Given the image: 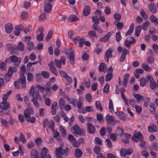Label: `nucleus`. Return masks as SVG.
<instances>
[{"label": "nucleus", "instance_id": "56", "mask_svg": "<svg viewBox=\"0 0 158 158\" xmlns=\"http://www.w3.org/2000/svg\"><path fill=\"white\" fill-rule=\"evenodd\" d=\"M44 36V33L43 32H41L40 34L38 35L37 37V39L38 41H42L43 39Z\"/></svg>", "mask_w": 158, "mask_h": 158}, {"label": "nucleus", "instance_id": "51", "mask_svg": "<svg viewBox=\"0 0 158 158\" xmlns=\"http://www.w3.org/2000/svg\"><path fill=\"white\" fill-rule=\"evenodd\" d=\"M35 94V90L33 87H31L29 90V94L30 95L33 97Z\"/></svg>", "mask_w": 158, "mask_h": 158}, {"label": "nucleus", "instance_id": "16", "mask_svg": "<svg viewBox=\"0 0 158 158\" xmlns=\"http://www.w3.org/2000/svg\"><path fill=\"white\" fill-rule=\"evenodd\" d=\"M12 73L11 72L8 71L7 73L5 74L4 76V79L5 81L8 82L11 78Z\"/></svg>", "mask_w": 158, "mask_h": 158}, {"label": "nucleus", "instance_id": "46", "mask_svg": "<svg viewBox=\"0 0 158 158\" xmlns=\"http://www.w3.org/2000/svg\"><path fill=\"white\" fill-rule=\"evenodd\" d=\"M150 111L151 112V113H152L153 114H155V105L153 103H151L150 105Z\"/></svg>", "mask_w": 158, "mask_h": 158}, {"label": "nucleus", "instance_id": "11", "mask_svg": "<svg viewBox=\"0 0 158 158\" xmlns=\"http://www.w3.org/2000/svg\"><path fill=\"white\" fill-rule=\"evenodd\" d=\"M5 28L7 33H10L13 29L12 24L10 23H7L5 25Z\"/></svg>", "mask_w": 158, "mask_h": 158}, {"label": "nucleus", "instance_id": "57", "mask_svg": "<svg viewBox=\"0 0 158 158\" xmlns=\"http://www.w3.org/2000/svg\"><path fill=\"white\" fill-rule=\"evenodd\" d=\"M18 47L16 46H13L11 47L10 48V51L11 53H15L17 50Z\"/></svg>", "mask_w": 158, "mask_h": 158}, {"label": "nucleus", "instance_id": "28", "mask_svg": "<svg viewBox=\"0 0 158 158\" xmlns=\"http://www.w3.org/2000/svg\"><path fill=\"white\" fill-rule=\"evenodd\" d=\"M113 75L112 73H110V72H108L106 75L105 80L106 81H109L112 79Z\"/></svg>", "mask_w": 158, "mask_h": 158}, {"label": "nucleus", "instance_id": "29", "mask_svg": "<svg viewBox=\"0 0 158 158\" xmlns=\"http://www.w3.org/2000/svg\"><path fill=\"white\" fill-rule=\"evenodd\" d=\"M12 91L10 90L7 92L6 94H4L3 96V101H7V99L8 98L9 96L11 93Z\"/></svg>", "mask_w": 158, "mask_h": 158}, {"label": "nucleus", "instance_id": "6", "mask_svg": "<svg viewBox=\"0 0 158 158\" xmlns=\"http://www.w3.org/2000/svg\"><path fill=\"white\" fill-rule=\"evenodd\" d=\"M112 51L110 49H107L105 53L104 58L106 61H109V58L112 57Z\"/></svg>", "mask_w": 158, "mask_h": 158}, {"label": "nucleus", "instance_id": "62", "mask_svg": "<svg viewBox=\"0 0 158 158\" xmlns=\"http://www.w3.org/2000/svg\"><path fill=\"white\" fill-rule=\"evenodd\" d=\"M95 143L96 144H98L99 145H102V143L100 139L98 137H96L95 138Z\"/></svg>", "mask_w": 158, "mask_h": 158}, {"label": "nucleus", "instance_id": "60", "mask_svg": "<svg viewBox=\"0 0 158 158\" xmlns=\"http://www.w3.org/2000/svg\"><path fill=\"white\" fill-rule=\"evenodd\" d=\"M85 40L84 38H80V39L79 41V46L81 47L83 46V44L85 43Z\"/></svg>", "mask_w": 158, "mask_h": 158}, {"label": "nucleus", "instance_id": "2", "mask_svg": "<svg viewBox=\"0 0 158 158\" xmlns=\"http://www.w3.org/2000/svg\"><path fill=\"white\" fill-rule=\"evenodd\" d=\"M10 61L13 63H16L14 65L18 66L19 65L21 61V59L20 58H18L15 56H10Z\"/></svg>", "mask_w": 158, "mask_h": 158}, {"label": "nucleus", "instance_id": "53", "mask_svg": "<svg viewBox=\"0 0 158 158\" xmlns=\"http://www.w3.org/2000/svg\"><path fill=\"white\" fill-rule=\"evenodd\" d=\"M116 26L117 28L119 30H121L123 27V23H122L118 22H117Z\"/></svg>", "mask_w": 158, "mask_h": 158}, {"label": "nucleus", "instance_id": "21", "mask_svg": "<svg viewBox=\"0 0 158 158\" xmlns=\"http://www.w3.org/2000/svg\"><path fill=\"white\" fill-rule=\"evenodd\" d=\"M141 26L140 25H138L135 27V35L138 37L139 35V34L140 33L141 31Z\"/></svg>", "mask_w": 158, "mask_h": 158}, {"label": "nucleus", "instance_id": "8", "mask_svg": "<svg viewBox=\"0 0 158 158\" xmlns=\"http://www.w3.org/2000/svg\"><path fill=\"white\" fill-rule=\"evenodd\" d=\"M10 108V104L7 101H3L1 103L0 105V109L2 110H4L6 109H9Z\"/></svg>", "mask_w": 158, "mask_h": 158}, {"label": "nucleus", "instance_id": "20", "mask_svg": "<svg viewBox=\"0 0 158 158\" xmlns=\"http://www.w3.org/2000/svg\"><path fill=\"white\" fill-rule=\"evenodd\" d=\"M148 129L149 132L151 133L156 132L157 131V127L154 124H152L150 126H148Z\"/></svg>", "mask_w": 158, "mask_h": 158}, {"label": "nucleus", "instance_id": "48", "mask_svg": "<svg viewBox=\"0 0 158 158\" xmlns=\"http://www.w3.org/2000/svg\"><path fill=\"white\" fill-rule=\"evenodd\" d=\"M54 63L56 67L58 69H60L61 68V62L59 60L55 59Z\"/></svg>", "mask_w": 158, "mask_h": 158}, {"label": "nucleus", "instance_id": "1", "mask_svg": "<svg viewBox=\"0 0 158 158\" xmlns=\"http://www.w3.org/2000/svg\"><path fill=\"white\" fill-rule=\"evenodd\" d=\"M71 131L73 134H75V136L77 137V135H83L84 134L85 131L81 130L77 124L74 125L71 129Z\"/></svg>", "mask_w": 158, "mask_h": 158}, {"label": "nucleus", "instance_id": "34", "mask_svg": "<svg viewBox=\"0 0 158 158\" xmlns=\"http://www.w3.org/2000/svg\"><path fill=\"white\" fill-rule=\"evenodd\" d=\"M49 70L53 74H54L56 76L58 75V73L56 67L54 66H52L51 67H49Z\"/></svg>", "mask_w": 158, "mask_h": 158}, {"label": "nucleus", "instance_id": "49", "mask_svg": "<svg viewBox=\"0 0 158 158\" xmlns=\"http://www.w3.org/2000/svg\"><path fill=\"white\" fill-rule=\"evenodd\" d=\"M0 121L4 127L6 128L8 127V126L7 125L8 122L6 120L3 118H1Z\"/></svg>", "mask_w": 158, "mask_h": 158}, {"label": "nucleus", "instance_id": "54", "mask_svg": "<svg viewBox=\"0 0 158 158\" xmlns=\"http://www.w3.org/2000/svg\"><path fill=\"white\" fill-rule=\"evenodd\" d=\"M52 34V31H50L48 33L47 36L46 37V40L47 41H48L51 38Z\"/></svg>", "mask_w": 158, "mask_h": 158}, {"label": "nucleus", "instance_id": "12", "mask_svg": "<svg viewBox=\"0 0 158 158\" xmlns=\"http://www.w3.org/2000/svg\"><path fill=\"white\" fill-rule=\"evenodd\" d=\"M106 119L107 123L108 124H110L113 121L116 122L114 117L112 115L110 116L109 115L107 114L106 116Z\"/></svg>", "mask_w": 158, "mask_h": 158}, {"label": "nucleus", "instance_id": "10", "mask_svg": "<svg viewBox=\"0 0 158 158\" xmlns=\"http://www.w3.org/2000/svg\"><path fill=\"white\" fill-rule=\"evenodd\" d=\"M148 9L152 13L154 14L156 12L157 10L155 4L153 3H151L148 6Z\"/></svg>", "mask_w": 158, "mask_h": 158}, {"label": "nucleus", "instance_id": "64", "mask_svg": "<svg viewBox=\"0 0 158 158\" xmlns=\"http://www.w3.org/2000/svg\"><path fill=\"white\" fill-rule=\"evenodd\" d=\"M68 135V139L71 142L73 143L75 141L76 139L72 135Z\"/></svg>", "mask_w": 158, "mask_h": 158}, {"label": "nucleus", "instance_id": "33", "mask_svg": "<svg viewBox=\"0 0 158 158\" xmlns=\"http://www.w3.org/2000/svg\"><path fill=\"white\" fill-rule=\"evenodd\" d=\"M41 74L44 78L48 79L49 77V73L47 71H42L41 72Z\"/></svg>", "mask_w": 158, "mask_h": 158}, {"label": "nucleus", "instance_id": "36", "mask_svg": "<svg viewBox=\"0 0 158 158\" xmlns=\"http://www.w3.org/2000/svg\"><path fill=\"white\" fill-rule=\"evenodd\" d=\"M142 68L145 71H150L152 70V68L148 66V64H145L144 63H143L142 65Z\"/></svg>", "mask_w": 158, "mask_h": 158}, {"label": "nucleus", "instance_id": "22", "mask_svg": "<svg viewBox=\"0 0 158 158\" xmlns=\"http://www.w3.org/2000/svg\"><path fill=\"white\" fill-rule=\"evenodd\" d=\"M65 104V101L64 99L61 98L60 99L59 102V108L60 110H62Z\"/></svg>", "mask_w": 158, "mask_h": 158}, {"label": "nucleus", "instance_id": "23", "mask_svg": "<svg viewBox=\"0 0 158 158\" xmlns=\"http://www.w3.org/2000/svg\"><path fill=\"white\" fill-rule=\"evenodd\" d=\"M31 158H38V152L34 149L31 150Z\"/></svg>", "mask_w": 158, "mask_h": 158}, {"label": "nucleus", "instance_id": "32", "mask_svg": "<svg viewBox=\"0 0 158 158\" xmlns=\"http://www.w3.org/2000/svg\"><path fill=\"white\" fill-rule=\"evenodd\" d=\"M95 106L98 110L101 111L103 109L102 107L100 102L99 101H98L96 102Z\"/></svg>", "mask_w": 158, "mask_h": 158}, {"label": "nucleus", "instance_id": "17", "mask_svg": "<svg viewBox=\"0 0 158 158\" xmlns=\"http://www.w3.org/2000/svg\"><path fill=\"white\" fill-rule=\"evenodd\" d=\"M74 154L77 158H80L82 155V152L81 149L77 148L75 150Z\"/></svg>", "mask_w": 158, "mask_h": 158}, {"label": "nucleus", "instance_id": "44", "mask_svg": "<svg viewBox=\"0 0 158 158\" xmlns=\"http://www.w3.org/2000/svg\"><path fill=\"white\" fill-rule=\"evenodd\" d=\"M27 78V80L29 81H33L34 78L33 75L31 73H28Z\"/></svg>", "mask_w": 158, "mask_h": 158}, {"label": "nucleus", "instance_id": "39", "mask_svg": "<svg viewBox=\"0 0 158 158\" xmlns=\"http://www.w3.org/2000/svg\"><path fill=\"white\" fill-rule=\"evenodd\" d=\"M34 96L33 97L32 100H33L34 99L38 100L39 98H40V95L39 91L37 90H35V94Z\"/></svg>", "mask_w": 158, "mask_h": 158}, {"label": "nucleus", "instance_id": "14", "mask_svg": "<svg viewBox=\"0 0 158 158\" xmlns=\"http://www.w3.org/2000/svg\"><path fill=\"white\" fill-rule=\"evenodd\" d=\"M111 33L110 32H108L103 37L100 39V40L103 42H105L107 41L111 36Z\"/></svg>", "mask_w": 158, "mask_h": 158}, {"label": "nucleus", "instance_id": "24", "mask_svg": "<svg viewBox=\"0 0 158 158\" xmlns=\"http://www.w3.org/2000/svg\"><path fill=\"white\" fill-rule=\"evenodd\" d=\"M88 35L91 38H93L95 37L97 38L96 32L93 30L89 31L88 32Z\"/></svg>", "mask_w": 158, "mask_h": 158}, {"label": "nucleus", "instance_id": "55", "mask_svg": "<svg viewBox=\"0 0 158 158\" xmlns=\"http://www.w3.org/2000/svg\"><path fill=\"white\" fill-rule=\"evenodd\" d=\"M152 48L153 49L154 52L156 54L158 53V45L157 44H153Z\"/></svg>", "mask_w": 158, "mask_h": 158}, {"label": "nucleus", "instance_id": "37", "mask_svg": "<svg viewBox=\"0 0 158 158\" xmlns=\"http://www.w3.org/2000/svg\"><path fill=\"white\" fill-rule=\"evenodd\" d=\"M109 108L110 111L111 112L114 111V106L113 102L111 99H110L109 101Z\"/></svg>", "mask_w": 158, "mask_h": 158}, {"label": "nucleus", "instance_id": "45", "mask_svg": "<svg viewBox=\"0 0 158 158\" xmlns=\"http://www.w3.org/2000/svg\"><path fill=\"white\" fill-rule=\"evenodd\" d=\"M122 37L120 35V31H118L116 35V40L117 42H119L121 40Z\"/></svg>", "mask_w": 158, "mask_h": 158}, {"label": "nucleus", "instance_id": "31", "mask_svg": "<svg viewBox=\"0 0 158 158\" xmlns=\"http://www.w3.org/2000/svg\"><path fill=\"white\" fill-rule=\"evenodd\" d=\"M31 112L29 109H26L24 111V116L26 118H29L30 116Z\"/></svg>", "mask_w": 158, "mask_h": 158}, {"label": "nucleus", "instance_id": "58", "mask_svg": "<svg viewBox=\"0 0 158 158\" xmlns=\"http://www.w3.org/2000/svg\"><path fill=\"white\" fill-rule=\"evenodd\" d=\"M140 85L142 87L144 86L146 83V80L143 78H141L140 79Z\"/></svg>", "mask_w": 158, "mask_h": 158}, {"label": "nucleus", "instance_id": "19", "mask_svg": "<svg viewBox=\"0 0 158 158\" xmlns=\"http://www.w3.org/2000/svg\"><path fill=\"white\" fill-rule=\"evenodd\" d=\"M90 8L89 6H86L83 10V15L85 16H86L88 15L90 13Z\"/></svg>", "mask_w": 158, "mask_h": 158}, {"label": "nucleus", "instance_id": "40", "mask_svg": "<svg viewBox=\"0 0 158 158\" xmlns=\"http://www.w3.org/2000/svg\"><path fill=\"white\" fill-rule=\"evenodd\" d=\"M46 14L45 13H42L39 17L40 21H44L46 19Z\"/></svg>", "mask_w": 158, "mask_h": 158}, {"label": "nucleus", "instance_id": "3", "mask_svg": "<svg viewBox=\"0 0 158 158\" xmlns=\"http://www.w3.org/2000/svg\"><path fill=\"white\" fill-rule=\"evenodd\" d=\"M48 153V149L44 148L41 151V155L42 158H51L50 154H47Z\"/></svg>", "mask_w": 158, "mask_h": 158}, {"label": "nucleus", "instance_id": "38", "mask_svg": "<svg viewBox=\"0 0 158 158\" xmlns=\"http://www.w3.org/2000/svg\"><path fill=\"white\" fill-rule=\"evenodd\" d=\"M99 18H98L97 16L94 15L92 17L93 21L94 24L98 25L99 23Z\"/></svg>", "mask_w": 158, "mask_h": 158}, {"label": "nucleus", "instance_id": "35", "mask_svg": "<svg viewBox=\"0 0 158 158\" xmlns=\"http://www.w3.org/2000/svg\"><path fill=\"white\" fill-rule=\"evenodd\" d=\"M140 142L139 143V146L144 149H145V145L146 144L145 142L143 140V137L139 139Z\"/></svg>", "mask_w": 158, "mask_h": 158}, {"label": "nucleus", "instance_id": "9", "mask_svg": "<svg viewBox=\"0 0 158 158\" xmlns=\"http://www.w3.org/2000/svg\"><path fill=\"white\" fill-rule=\"evenodd\" d=\"M69 62L70 64L73 65L74 64V54L73 51H72L69 53Z\"/></svg>", "mask_w": 158, "mask_h": 158}, {"label": "nucleus", "instance_id": "42", "mask_svg": "<svg viewBox=\"0 0 158 158\" xmlns=\"http://www.w3.org/2000/svg\"><path fill=\"white\" fill-rule=\"evenodd\" d=\"M54 121L52 120L51 121L50 123L48 125V127L51 129L52 131H54Z\"/></svg>", "mask_w": 158, "mask_h": 158}, {"label": "nucleus", "instance_id": "26", "mask_svg": "<svg viewBox=\"0 0 158 158\" xmlns=\"http://www.w3.org/2000/svg\"><path fill=\"white\" fill-rule=\"evenodd\" d=\"M52 84L50 82H49L47 83L46 85L45 90L47 94H49L50 89L51 88Z\"/></svg>", "mask_w": 158, "mask_h": 158}, {"label": "nucleus", "instance_id": "59", "mask_svg": "<svg viewBox=\"0 0 158 158\" xmlns=\"http://www.w3.org/2000/svg\"><path fill=\"white\" fill-rule=\"evenodd\" d=\"M109 85L108 84H106L103 88V92L105 93H108L109 91Z\"/></svg>", "mask_w": 158, "mask_h": 158}, {"label": "nucleus", "instance_id": "63", "mask_svg": "<svg viewBox=\"0 0 158 158\" xmlns=\"http://www.w3.org/2000/svg\"><path fill=\"white\" fill-rule=\"evenodd\" d=\"M120 154L121 156L124 157L126 156V155L127 154V152L126 151V150L122 148L120 151Z\"/></svg>", "mask_w": 158, "mask_h": 158}, {"label": "nucleus", "instance_id": "5", "mask_svg": "<svg viewBox=\"0 0 158 158\" xmlns=\"http://www.w3.org/2000/svg\"><path fill=\"white\" fill-rule=\"evenodd\" d=\"M20 78L18 79V81L19 82H21V84L22 87L23 88H25L26 87V78L25 75L23 73H22L20 75Z\"/></svg>", "mask_w": 158, "mask_h": 158}, {"label": "nucleus", "instance_id": "4", "mask_svg": "<svg viewBox=\"0 0 158 158\" xmlns=\"http://www.w3.org/2000/svg\"><path fill=\"white\" fill-rule=\"evenodd\" d=\"M87 132L89 134L95 133V129L94 126L91 123H88L87 124Z\"/></svg>", "mask_w": 158, "mask_h": 158}, {"label": "nucleus", "instance_id": "25", "mask_svg": "<svg viewBox=\"0 0 158 158\" xmlns=\"http://www.w3.org/2000/svg\"><path fill=\"white\" fill-rule=\"evenodd\" d=\"M150 24V23L148 21H146L142 25V29L144 31L146 30Z\"/></svg>", "mask_w": 158, "mask_h": 158}, {"label": "nucleus", "instance_id": "50", "mask_svg": "<svg viewBox=\"0 0 158 158\" xmlns=\"http://www.w3.org/2000/svg\"><path fill=\"white\" fill-rule=\"evenodd\" d=\"M135 97L138 101L142 100H144V98L143 96H141L139 94H136L134 96Z\"/></svg>", "mask_w": 158, "mask_h": 158}, {"label": "nucleus", "instance_id": "30", "mask_svg": "<svg viewBox=\"0 0 158 158\" xmlns=\"http://www.w3.org/2000/svg\"><path fill=\"white\" fill-rule=\"evenodd\" d=\"M116 134L120 136H122L123 135V129L118 127L117 129L116 130Z\"/></svg>", "mask_w": 158, "mask_h": 158}, {"label": "nucleus", "instance_id": "61", "mask_svg": "<svg viewBox=\"0 0 158 158\" xmlns=\"http://www.w3.org/2000/svg\"><path fill=\"white\" fill-rule=\"evenodd\" d=\"M20 136L19 137V140L23 143H25L26 142V140L24 138V136L23 134L22 133H20Z\"/></svg>", "mask_w": 158, "mask_h": 158}, {"label": "nucleus", "instance_id": "13", "mask_svg": "<svg viewBox=\"0 0 158 158\" xmlns=\"http://www.w3.org/2000/svg\"><path fill=\"white\" fill-rule=\"evenodd\" d=\"M52 9V5L51 3H46L44 6V10L46 13H50Z\"/></svg>", "mask_w": 158, "mask_h": 158}, {"label": "nucleus", "instance_id": "15", "mask_svg": "<svg viewBox=\"0 0 158 158\" xmlns=\"http://www.w3.org/2000/svg\"><path fill=\"white\" fill-rule=\"evenodd\" d=\"M128 53V51L127 49L125 48L123 49L122 55L119 59L120 61H123L126 58V56Z\"/></svg>", "mask_w": 158, "mask_h": 158}, {"label": "nucleus", "instance_id": "18", "mask_svg": "<svg viewBox=\"0 0 158 158\" xmlns=\"http://www.w3.org/2000/svg\"><path fill=\"white\" fill-rule=\"evenodd\" d=\"M150 20L151 22L154 23L155 25H158V18H156L153 15H152L150 16Z\"/></svg>", "mask_w": 158, "mask_h": 158}, {"label": "nucleus", "instance_id": "52", "mask_svg": "<svg viewBox=\"0 0 158 158\" xmlns=\"http://www.w3.org/2000/svg\"><path fill=\"white\" fill-rule=\"evenodd\" d=\"M114 17L116 21H119L120 20L121 16L119 13H116L114 15Z\"/></svg>", "mask_w": 158, "mask_h": 158}, {"label": "nucleus", "instance_id": "47", "mask_svg": "<svg viewBox=\"0 0 158 158\" xmlns=\"http://www.w3.org/2000/svg\"><path fill=\"white\" fill-rule=\"evenodd\" d=\"M101 148L98 146H96L94 148V153L96 154H98L101 151Z\"/></svg>", "mask_w": 158, "mask_h": 158}, {"label": "nucleus", "instance_id": "43", "mask_svg": "<svg viewBox=\"0 0 158 158\" xmlns=\"http://www.w3.org/2000/svg\"><path fill=\"white\" fill-rule=\"evenodd\" d=\"M140 15L142 17L145 19H148V17L147 15L146 14L144 10L141 9L140 10Z\"/></svg>", "mask_w": 158, "mask_h": 158}, {"label": "nucleus", "instance_id": "7", "mask_svg": "<svg viewBox=\"0 0 158 158\" xmlns=\"http://www.w3.org/2000/svg\"><path fill=\"white\" fill-rule=\"evenodd\" d=\"M63 148L61 146L59 148H56V158H62V157Z\"/></svg>", "mask_w": 158, "mask_h": 158}, {"label": "nucleus", "instance_id": "27", "mask_svg": "<svg viewBox=\"0 0 158 158\" xmlns=\"http://www.w3.org/2000/svg\"><path fill=\"white\" fill-rule=\"evenodd\" d=\"M69 21L73 22L77 21L79 19L76 16L74 15H70L69 17Z\"/></svg>", "mask_w": 158, "mask_h": 158}, {"label": "nucleus", "instance_id": "41", "mask_svg": "<svg viewBox=\"0 0 158 158\" xmlns=\"http://www.w3.org/2000/svg\"><path fill=\"white\" fill-rule=\"evenodd\" d=\"M24 46L23 44L21 42H19L18 44L17 49L21 51H23Z\"/></svg>", "mask_w": 158, "mask_h": 158}]
</instances>
